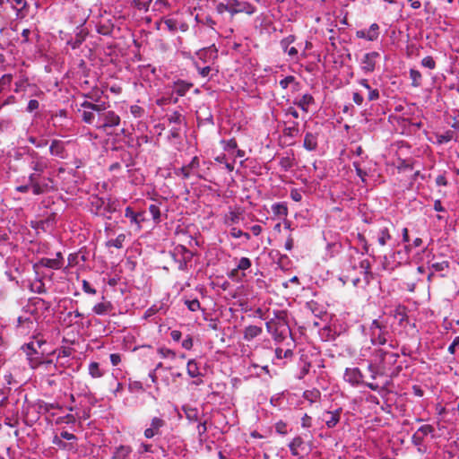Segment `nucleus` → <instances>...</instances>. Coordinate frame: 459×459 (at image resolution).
I'll return each instance as SVG.
<instances>
[{
	"mask_svg": "<svg viewBox=\"0 0 459 459\" xmlns=\"http://www.w3.org/2000/svg\"><path fill=\"white\" fill-rule=\"evenodd\" d=\"M265 326L274 342H282L290 337L291 342L294 343L286 310L273 311V317L266 322Z\"/></svg>",
	"mask_w": 459,
	"mask_h": 459,
	"instance_id": "3",
	"label": "nucleus"
},
{
	"mask_svg": "<svg viewBox=\"0 0 459 459\" xmlns=\"http://www.w3.org/2000/svg\"><path fill=\"white\" fill-rule=\"evenodd\" d=\"M120 124V117L113 110L107 109L98 129L106 131L108 128L115 127Z\"/></svg>",
	"mask_w": 459,
	"mask_h": 459,
	"instance_id": "10",
	"label": "nucleus"
},
{
	"mask_svg": "<svg viewBox=\"0 0 459 459\" xmlns=\"http://www.w3.org/2000/svg\"><path fill=\"white\" fill-rule=\"evenodd\" d=\"M175 174L177 176H181L184 179L189 178L191 175H196L199 178H203V177L200 174L193 172V170L190 168H188V164L182 166L181 168L176 169Z\"/></svg>",
	"mask_w": 459,
	"mask_h": 459,
	"instance_id": "31",
	"label": "nucleus"
},
{
	"mask_svg": "<svg viewBox=\"0 0 459 459\" xmlns=\"http://www.w3.org/2000/svg\"><path fill=\"white\" fill-rule=\"evenodd\" d=\"M169 124L181 125L185 122V117L178 111H173L166 116Z\"/></svg>",
	"mask_w": 459,
	"mask_h": 459,
	"instance_id": "36",
	"label": "nucleus"
},
{
	"mask_svg": "<svg viewBox=\"0 0 459 459\" xmlns=\"http://www.w3.org/2000/svg\"><path fill=\"white\" fill-rule=\"evenodd\" d=\"M394 316L398 320L400 325H403L408 322V315L404 306H398L394 311Z\"/></svg>",
	"mask_w": 459,
	"mask_h": 459,
	"instance_id": "26",
	"label": "nucleus"
},
{
	"mask_svg": "<svg viewBox=\"0 0 459 459\" xmlns=\"http://www.w3.org/2000/svg\"><path fill=\"white\" fill-rule=\"evenodd\" d=\"M230 14L234 16L237 13H244L248 15H252L255 13V7L246 1L239 0H230Z\"/></svg>",
	"mask_w": 459,
	"mask_h": 459,
	"instance_id": "7",
	"label": "nucleus"
},
{
	"mask_svg": "<svg viewBox=\"0 0 459 459\" xmlns=\"http://www.w3.org/2000/svg\"><path fill=\"white\" fill-rule=\"evenodd\" d=\"M262 333H263V329L261 326L248 325V326H246L243 331V338H244V340L250 342L253 339L259 336Z\"/></svg>",
	"mask_w": 459,
	"mask_h": 459,
	"instance_id": "19",
	"label": "nucleus"
},
{
	"mask_svg": "<svg viewBox=\"0 0 459 459\" xmlns=\"http://www.w3.org/2000/svg\"><path fill=\"white\" fill-rule=\"evenodd\" d=\"M193 86L192 83H189V82H186L185 81H178L175 82L174 84V91L178 95V96H184L189 90L190 88Z\"/></svg>",
	"mask_w": 459,
	"mask_h": 459,
	"instance_id": "27",
	"label": "nucleus"
},
{
	"mask_svg": "<svg viewBox=\"0 0 459 459\" xmlns=\"http://www.w3.org/2000/svg\"><path fill=\"white\" fill-rule=\"evenodd\" d=\"M126 240L125 234H119L115 239H110L106 242L107 247H115L117 248H122L123 243Z\"/></svg>",
	"mask_w": 459,
	"mask_h": 459,
	"instance_id": "43",
	"label": "nucleus"
},
{
	"mask_svg": "<svg viewBox=\"0 0 459 459\" xmlns=\"http://www.w3.org/2000/svg\"><path fill=\"white\" fill-rule=\"evenodd\" d=\"M87 32L84 30H81L76 33L75 37L67 41V45L71 46L73 49L78 48L82 43L85 40Z\"/></svg>",
	"mask_w": 459,
	"mask_h": 459,
	"instance_id": "25",
	"label": "nucleus"
},
{
	"mask_svg": "<svg viewBox=\"0 0 459 459\" xmlns=\"http://www.w3.org/2000/svg\"><path fill=\"white\" fill-rule=\"evenodd\" d=\"M449 268L448 261H441V262H429V269L432 272H443Z\"/></svg>",
	"mask_w": 459,
	"mask_h": 459,
	"instance_id": "34",
	"label": "nucleus"
},
{
	"mask_svg": "<svg viewBox=\"0 0 459 459\" xmlns=\"http://www.w3.org/2000/svg\"><path fill=\"white\" fill-rule=\"evenodd\" d=\"M391 239V234L387 227H382L377 232V242L381 246L386 245L387 241Z\"/></svg>",
	"mask_w": 459,
	"mask_h": 459,
	"instance_id": "32",
	"label": "nucleus"
},
{
	"mask_svg": "<svg viewBox=\"0 0 459 459\" xmlns=\"http://www.w3.org/2000/svg\"><path fill=\"white\" fill-rule=\"evenodd\" d=\"M12 74H6L0 78V88L4 89L5 86H9L12 82Z\"/></svg>",
	"mask_w": 459,
	"mask_h": 459,
	"instance_id": "62",
	"label": "nucleus"
},
{
	"mask_svg": "<svg viewBox=\"0 0 459 459\" xmlns=\"http://www.w3.org/2000/svg\"><path fill=\"white\" fill-rule=\"evenodd\" d=\"M38 307L48 309L49 305L41 298L30 299L28 305V311L30 315H37L36 310Z\"/></svg>",
	"mask_w": 459,
	"mask_h": 459,
	"instance_id": "20",
	"label": "nucleus"
},
{
	"mask_svg": "<svg viewBox=\"0 0 459 459\" xmlns=\"http://www.w3.org/2000/svg\"><path fill=\"white\" fill-rule=\"evenodd\" d=\"M89 374L93 378H100L104 375V372L100 368V364L93 361L89 365Z\"/></svg>",
	"mask_w": 459,
	"mask_h": 459,
	"instance_id": "37",
	"label": "nucleus"
},
{
	"mask_svg": "<svg viewBox=\"0 0 459 459\" xmlns=\"http://www.w3.org/2000/svg\"><path fill=\"white\" fill-rule=\"evenodd\" d=\"M195 20L197 22L207 25L211 28H213V26L215 25V22L210 15L196 14Z\"/></svg>",
	"mask_w": 459,
	"mask_h": 459,
	"instance_id": "45",
	"label": "nucleus"
},
{
	"mask_svg": "<svg viewBox=\"0 0 459 459\" xmlns=\"http://www.w3.org/2000/svg\"><path fill=\"white\" fill-rule=\"evenodd\" d=\"M33 341L26 343L22 346V349L27 352H32V354L39 355L41 354L39 352V349L46 343V341L43 338H39V336H34Z\"/></svg>",
	"mask_w": 459,
	"mask_h": 459,
	"instance_id": "15",
	"label": "nucleus"
},
{
	"mask_svg": "<svg viewBox=\"0 0 459 459\" xmlns=\"http://www.w3.org/2000/svg\"><path fill=\"white\" fill-rule=\"evenodd\" d=\"M299 134V123L293 122L291 126H287L283 129V134L288 137H297Z\"/></svg>",
	"mask_w": 459,
	"mask_h": 459,
	"instance_id": "38",
	"label": "nucleus"
},
{
	"mask_svg": "<svg viewBox=\"0 0 459 459\" xmlns=\"http://www.w3.org/2000/svg\"><path fill=\"white\" fill-rule=\"evenodd\" d=\"M399 354L385 351L383 348L375 349L372 353V361L368 364V370L372 373L371 377L375 379L377 375L394 377L402 370V366H395Z\"/></svg>",
	"mask_w": 459,
	"mask_h": 459,
	"instance_id": "1",
	"label": "nucleus"
},
{
	"mask_svg": "<svg viewBox=\"0 0 459 459\" xmlns=\"http://www.w3.org/2000/svg\"><path fill=\"white\" fill-rule=\"evenodd\" d=\"M34 322L30 316H21L18 317V325L22 326L23 325H28V327L30 328L33 325Z\"/></svg>",
	"mask_w": 459,
	"mask_h": 459,
	"instance_id": "60",
	"label": "nucleus"
},
{
	"mask_svg": "<svg viewBox=\"0 0 459 459\" xmlns=\"http://www.w3.org/2000/svg\"><path fill=\"white\" fill-rule=\"evenodd\" d=\"M342 409H337L335 411H325L322 415V420L325 422V425L328 429L334 428L341 419Z\"/></svg>",
	"mask_w": 459,
	"mask_h": 459,
	"instance_id": "12",
	"label": "nucleus"
},
{
	"mask_svg": "<svg viewBox=\"0 0 459 459\" xmlns=\"http://www.w3.org/2000/svg\"><path fill=\"white\" fill-rule=\"evenodd\" d=\"M73 349L70 347H62L57 351V359L68 358L72 355Z\"/></svg>",
	"mask_w": 459,
	"mask_h": 459,
	"instance_id": "58",
	"label": "nucleus"
},
{
	"mask_svg": "<svg viewBox=\"0 0 459 459\" xmlns=\"http://www.w3.org/2000/svg\"><path fill=\"white\" fill-rule=\"evenodd\" d=\"M166 421L160 417H153L151 420L150 427L146 428L143 435L146 438L151 439L156 436H160L162 428L165 427Z\"/></svg>",
	"mask_w": 459,
	"mask_h": 459,
	"instance_id": "8",
	"label": "nucleus"
},
{
	"mask_svg": "<svg viewBox=\"0 0 459 459\" xmlns=\"http://www.w3.org/2000/svg\"><path fill=\"white\" fill-rule=\"evenodd\" d=\"M26 354L28 356L30 365L32 368H36L43 363V359H42V356L44 354L43 351H41L40 357L38 355L36 357H34L35 354H32V352H27Z\"/></svg>",
	"mask_w": 459,
	"mask_h": 459,
	"instance_id": "40",
	"label": "nucleus"
},
{
	"mask_svg": "<svg viewBox=\"0 0 459 459\" xmlns=\"http://www.w3.org/2000/svg\"><path fill=\"white\" fill-rule=\"evenodd\" d=\"M421 65L429 69H434L436 67V62L431 56H426L421 60Z\"/></svg>",
	"mask_w": 459,
	"mask_h": 459,
	"instance_id": "61",
	"label": "nucleus"
},
{
	"mask_svg": "<svg viewBox=\"0 0 459 459\" xmlns=\"http://www.w3.org/2000/svg\"><path fill=\"white\" fill-rule=\"evenodd\" d=\"M31 290L36 293H44L46 292L45 285L41 281H38L31 284Z\"/></svg>",
	"mask_w": 459,
	"mask_h": 459,
	"instance_id": "59",
	"label": "nucleus"
},
{
	"mask_svg": "<svg viewBox=\"0 0 459 459\" xmlns=\"http://www.w3.org/2000/svg\"><path fill=\"white\" fill-rule=\"evenodd\" d=\"M152 0H133L132 4L139 11L148 12Z\"/></svg>",
	"mask_w": 459,
	"mask_h": 459,
	"instance_id": "41",
	"label": "nucleus"
},
{
	"mask_svg": "<svg viewBox=\"0 0 459 459\" xmlns=\"http://www.w3.org/2000/svg\"><path fill=\"white\" fill-rule=\"evenodd\" d=\"M280 166L285 170H289L292 167V161L289 157H282L280 160Z\"/></svg>",
	"mask_w": 459,
	"mask_h": 459,
	"instance_id": "64",
	"label": "nucleus"
},
{
	"mask_svg": "<svg viewBox=\"0 0 459 459\" xmlns=\"http://www.w3.org/2000/svg\"><path fill=\"white\" fill-rule=\"evenodd\" d=\"M252 265L251 260L248 257H241L238 260V263L237 264V267L235 268V271H246L249 269Z\"/></svg>",
	"mask_w": 459,
	"mask_h": 459,
	"instance_id": "46",
	"label": "nucleus"
},
{
	"mask_svg": "<svg viewBox=\"0 0 459 459\" xmlns=\"http://www.w3.org/2000/svg\"><path fill=\"white\" fill-rule=\"evenodd\" d=\"M378 30L379 27L377 23L371 24L368 29V35H367V39L370 41L376 40L379 35Z\"/></svg>",
	"mask_w": 459,
	"mask_h": 459,
	"instance_id": "47",
	"label": "nucleus"
},
{
	"mask_svg": "<svg viewBox=\"0 0 459 459\" xmlns=\"http://www.w3.org/2000/svg\"><path fill=\"white\" fill-rule=\"evenodd\" d=\"M128 389L132 393L142 392L143 391V386L142 382L129 379Z\"/></svg>",
	"mask_w": 459,
	"mask_h": 459,
	"instance_id": "52",
	"label": "nucleus"
},
{
	"mask_svg": "<svg viewBox=\"0 0 459 459\" xmlns=\"http://www.w3.org/2000/svg\"><path fill=\"white\" fill-rule=\"evenodd\" d=\"M108 107L109 105L105 101L93 103L84 100L80 104L78 112L81 113L82 120L85 124L92 125L98 129Z\"/></svg>",
	"mask_w": 459,
	"mask_h": 459,
	"instance_id": "4",
	"label": "nucleus"
},
{
	"mask_svg": "<svg viewBox=\"0 0 459 459\" xmlns=\"http://www.w3.org/2000/svg\"><path fill=\"white\" fill-rule=\"evenodd\" d=\"M379 56V53L376 51L366 53L361 60V70L366 74L372 73L375 70L377 59Z\"/></svg>",
	"mask_w": 459,
	"mask_h": 459,
	"instance_id": "11",
	"label": "nucleus"
},
{
	"mask_svg": "<svg viewBox=\"0 0 459 459\" xmlns=\"http://www.w3.org/2000/svg\"><path fill=\"white\" fill-rule=\"evenodd\" d=\"M362 327L365 335L369 338L373 345L384 346L388 344L390 348H394V345L392 343V326L387 317L379 316L372 320L368 325H363Z\"/></svg>",
	"mask_w": 459,
	"mask_h": 459,
	"instance_id": "2",
	"label": "nucleus"
},
{
	"mask_svg": "<svg viewBox=\"0 0 459 459\" xmlns=\"http://www.w3.org/2000/svg\"><path fill=\"white\" fill-rule=\"evenodd\" d=\"M185 305L192 312H195V311L201 309V304H200V301L197 299H186L185 300Z\"/></svg>",
	"mask_w": 459,
	"mask_h": 459,
	"instance_id": "49",
	"label": "nucleus"
},
{
	"mask_svg": "<svg viewBox=\"0 0 459 459\" xmlns=\"http://www.w3.org/2000/svg\"><path fill=\"white\" fill-rule=\"evenodd\" d=\"M6 2L16 11L17 18L22 19L28 14L29 5L26 0H6Z\"/></svg>",
	"mask_w": 459,
	"mask_h": 459,
	"instance_id": "14",
	"label": "nucleus"
},
{
	"mask_svg": "<svg viewBox=\"0 0 459 459\" xmlns=\"http://www.w3.org/2000/svg\"><path fill=\"white\" fill-rule=\"evenodd\" d=\"M41 173L34 172L29 176V183L31 186L32 193L35 195H42L49 189V186L45 181H40Z\"/></svg>",
	"mask_w": 459,
	"mask_h": 459,
	"instance_id": "9",
	"label": "nucleus"
},
{
	"mask_svg": "<svg viewBox=\"0 0 459 459\" xmlns=\"http://www.w3.org/2000/svg\"><path fill=\"white\" fill-rule=\"evenodd\" d=\"M289 346H294V344L291 342V343H288ZM275 356L277 359H290L293 356V351L291 349V347H289L287 348L286 350H283L282 348H276L275 349Z\"/></svg>",
	"mask_w": 459,
	"mask_h": 459,
	"instance_id": "35",
	"label": "nucleus"
},
{
	"mask_svg": "<svg viewBox=\"0 0 459 459\" xmlns=\"http://www.w3.org/2000/svg\"><path fill=\"white\" fill-rule=\"evenodd\" d=\"M344 380L351 385H365L373 391H377L379 389V386L377 384L363 382V374L359 368H346Z\"/></svg>",
	"mask_w": 459,
	"mask_h": 459,
	"instance_id": "6",
	"label": "nucleus"
},
{
	"mask_svg": "<svg viewBox=\"0 0 459 459\" xmlns=\"http://www.w3.org/2000/svg\"><path fill=\"white\" fill-rule=\"evenodd\" d=\"M317 137L318 134L307 132L304 137L303 147L309 152L316 151L317 148Z\"/></svg>",
	"mask_w": 459,
	"mask_h": 459,
	"instance_id": "17",
	"label": "nucleus"
},
{
	"mask_svg": "<svg viewBox=\"0 0 459 459\" xmlns=\"http://www.w3.org/2000/svg\"><path fill=\"white\" fill-rule=\"evenodd\" d=\"M113 30V25L112 24H99L97 25V31L98 33L108 36L112 33Z\"/></svg>",
	"mask_w": 459,
	"mask_h": 459,
	"instance_id": "50",
	"label": "nucleus"
},
{
	"mask_svg": "<svg viewBox=\"0 0 459 459\" xmlns=\"http://www.w3.org/2000/svg\"><path fill=\"white\" fill-rule=\"evenodd\" d=\"M113 310H114V306L112 305V303L110 301H107V300L100 302L92 307L93 313L98 316H104V315L111 314Z\"/></svg>",
	"mask_w": 459,
	"mask_h": 459,
	"instance_id": "16",
	"label": "nucleus"
},
{
	"mask_svg": "<svg viewBox=\"0 0 459 459\" xmlns=\"http://www.w3.org/2000/svg\"><path fill=\"white\" fill-rule=\"evenodd\" d=\"M216 11L218 13H223L224 12H229L230 13V0H228L226 4L219 3L216 6Z\"/></svg>",
	"mask_w": 459,
	"mask_h": 459,
	"instance_id": "63",
	"label": "nucleus"
},
{
	"mask_svg": "<svg viewBox=\"0 0 459 459\" xmlns=\"http://www.w3.org/2000/svg\"><path fill=\"white\" fill-rule=\"evenodd\" d=\"M130 112L136 118H140L144 115V109L138 105L131 106Z\"/></svg>",
	"mask_w": 459,
	"mask_h": 459,
	"instance_id": "56",
	"label": "nucleus"
},
{
	"mask_svg": "<svg viewBox=\"0 0 459 459\" xmlns=\"http://www.w3.org/2000/svg\"><path fill=\"white\" fill-rule=\"evenodd\" d=\"M149 211L152 216V219L155 222H159L160 219V207L156 204H151L149 206Z\"/></svg>",
	"mask_w": 459,
	"mask_h": 459,
	"instance_id": "54",
	"label": "nucleus"
},
{
	"mask_svg": "<svg viewBox=\"0 0 459 459\" xmlns=\"http://www.w3.org/2000/svg\"><path fill=\"white\" fill-rule=\"evenodd\" d=\"M272 211L274 215L286 217L288 215V207L284 203H276L272 205Z\"/></svg>",
	"mask_w": 459,
	"mask_h": 459,
	"instance_id": "33",
	"label": "nucleus"
},
{
	"mask_svg": "<svg viewBox=\"0 0 459 459\" xmlns=\"http://www.w3.org/2000/svg\"><path fill=\"white\" fill-rule=\"evenodd\" d=\"M133 449L130 446L121 445L116 447L112 455V459H128Z\"/></svg>",
	"mask_w": 459,
	"mask_h": 459,
	"instance_id": "22",
	"label": "nucleus"
},
{
	"mask_svg": "<svg viewBox=\"0 0 459 459\" xmlns=\"http://www.w3.org/2000/svg\"><path fill=\"white\" fill-rule=\"evenodd\" d=\"M197 55L200 58H203L204 56H206L209 55L210 57H216L217 56V49L214 46H212L208 48L201 49Z\"/></svg>",
	"mask_w": 459,
	"mask_h": 459,
	"instance_id": "48",
	"label": "nucleus"
},
{
	"mask_svg": "<svg viewBox=\"0 0 459 459\" xmlns=\"http://www.w3.org/2000/svg\"><path fill=\"white\" fill-rule=\"evenodd\" d=\"M303 397H304V399L308 401L310 403H314L320 400L321 392L316 388H313L311 390H306L303 393Z\"/></svg>",
	"mask_w": 459,
	"mask_h": 459,
	"instance_id": "29",
	"label": "nucleus"
},
{
	"mask_svg": "<svg viewBox=\"0 0 459 459\" xmlns=\"http://www.w3.org/2000/svg\"><path fill=\"white\" fill-rule=\"evenodd\" d=\"M295 77L293 75H289V76H286L285 78L281 79L280 82H279V84L280 86L283 89V90H286L290 84L291 83H294L295 82Z\"/></svg>",
	"mask_w": 459,
	"mask_h": 459,
	"instance_id": "57",
	"label": "nucleus"
},
{
	"mask_svg": "<svg viewBox=\"0 0 459 459\" xmlns=\"http://www.w3.org/2000/svg\"><path fill=\"white\" fill-rule=\"evenodd\" d=\"M30 167L32 170H34V172L43 173L44 170L48 168V164L41 158L36 157L30 161Z\"/></svg>",
	"mask_w": 459,
	"mask_h": 459,
	"instance_id": "28",
	"label": "nucleus"
},
{
	"mask_svg": "<svg viewBox=\"0 0 459 459\" xmlns=\"http://www.w3.org/2000/svg\"><path fill=\"white\" fill-rule=\"evenodd\" d=\"M294 105L307 112L308 107L315 103V99L311 94H304L300 99L294 100Z\"/></svg>",
	"mask_w": 459,
	"mask_h": 459,
	"instance_id": "21",
	"label": "nucleus"
},
{
	"mask_svg": "<svg viewBox=\"0 0 459 459\" xmlns=\"http://www.w3.org/2000/svg\"><path fill=\"white\" fill-rule=\"evenodd\" d=\"M170 255L174 262L178 264L180 271L187 270L188 264L191 262L194 254L183 245H178L170 252Z\"/></svg>",
	"mask_w": 459,
	"mask_h": 459,
	"instance_id": "5",
	"label": "nucleus"
},
{
	"mask_svg": "<svg viewBox=\"0 0 459 459\" xmlns=\"http://www.w3.org/2000/svg\"><path fill=\"white\" fill-rule=\"evenodd\" d=\"M304 440L301 437H296L290 443L289 447L291 455L294 456H299V449L303 446Z\"/></svg>",
	"mask_w": 459,
	"mask_h": 459,
	"instance_id": "30",
	"label": "nucleus"
},
{
	"mask_svg": "<svg viewBox=\"0 0 459 459\" xmlns=\"http://www.w3.org/2000/svg\"><path fill=\"white\" fill-rule=\"evenodd\" d=\"M144 212H134L132 207L127 206L125 211V216L130 220L132 224H135L137 229L142 228V222L145 221Z\"/></svg>",
	"mask_w": 459,
	"mask_h": 459,
	"instance_id": "13",
	"label": "nucleus"
},
{
	"mask_svg": "<svg viewBox=\"0 0 459 459\" xmlns=\"http://www.w3.org/2000/svg\"><path fill=\"white\" fill-rule=\"evenodd\" d=\"M296 39V37L294 35H289L288 37L282 39L281 40V47L284 50V52L287 51V49L290 48V45L292 44Z\"/></svg>",
	"mask_w": 459,
	"mask_h": 459,
	"instance_id": "55",
	"label": "nucleus"
},
{
	"mask_svg": "<svg viewBox=\"0 0 459 459\" xmlns=\"http://www.w3.org/2000/svg\"><path fill=\"white\" fill-rule=\"evenodd\" d=\"M183 411L186 414V419L192 421L198 420V410L196 408L186 405L183 406Z\"/></svg>",
	"mask_w": 459,
	"mask_h": 459,
	"instance_id": "39",
	"label": "nucleus"
},
{
	"mask_svg": "<svg viewBox=\"0 0 459 459\" xmlns=\"http://www.w3.org/2000/svg\"><path fill=\"white\" fill-rule=\"evenodd\" d=\"M186 369H187V374L191 377H196L200 375L197 363L194 359H191L187 362Z\"/></svg>",
	"mask_w": 459,
	"mask_h": 459,
	"instance_id": "42",
	"label": "nucleus"
},
{
	"mask_svg": "<svg viewBox=\"0 0 459 459\" xmlns=\"http://www.w3.org/2000/svg\"><path fill=\"white\" fill-rule=\"evenodd\" d=\"M50 154L59 158H65V143L61 140H53L49 146Z\"/></svg>",
	"mask_w": 459,
	"mask_h": 459,
	"instance_id": "18",
	"label": "nucleus"
},
{
	"mask_svg": "<svg viewBox=\"0 0 459 459\" xmlns=\"http://www.w3.org/2000/svg\"><path fill=\"white\" fill-rule=\"evenodd\" d=\"M410 78L411 79V85L413 87H419L421 84V74L415 69L410 70Z\"/></svg>",
	"mask_w": 459,
	"mask_h": 459,
	"instance_id": "44",
	"label": "nucleus"
},
{
	"mask_svg": "<svg viewBox=\"0 0 459 459\" xmlns=\"http://www.w3.org/2000/svg\"><path fill=\"white\" fill-rule=\"evenodd\" d=\"M416 432H418L420 436H423L424 438L428 435H433L435 429L432 425L427 424L420 427Z\"/></svg>",
	"mask_w": 459,
	"mask_h": 459,
	"instance_id": "51",
	"label": "nucleus"
},
{
	"mask_svg": "<svg viewBox=\"0 0 459 459\" xmlns=\"http://www.w3.org/2000/svg\"><path fill=\"white\" fill-rule=\"evenodd\" d=\"M28 141L34 144L37 148H44L48 145V141L44 139V138H40V139H38L34 136H30L28 138Z\"/></svg>",
	"mask_w": 459,
	"mask_h": 459,
	"instance_id": "53",
	"label": "nucleus"
},
{
	"mask_svg": "<svg viewBox=\"0 0 459 459\" xmlns=\"http://www.w3.org/2000/svg\"><path fill=\"white\" fill-rule=\"evenodd\" d=\"M35 266H42L53 270H58L62 268L61 264L57 259L46 257L39 259V262L35 264Z\"/></svg>",
	"mask_w": 459,
	"mask_h": 459,
	"instance_id": "24",
	"label": "nucleus"
},
{
	"mask_svg": "<svg viewBox=\"0 0 459 459\" xmlns=\"http://www.w3.org/2000/svg\"><path fill=\"white\" fill-rule=\"evenodd\" d=\"M359 267L362 269L363 273V281L366 284H368L370 281L373 279V274L371 272L370 262L368 259H364L359 262Z\"/></svg>",
	"mask_w": 459,
	"mask_h": 459,
	"instance_id": "23",
	"label": "nucleus"
}]
</instances>
